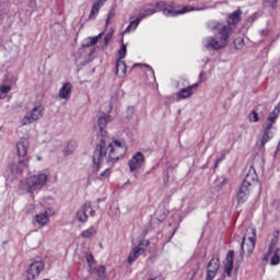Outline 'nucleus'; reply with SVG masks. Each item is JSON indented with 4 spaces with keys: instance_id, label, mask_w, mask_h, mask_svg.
<instances>
[{
    "instance_id": "0eeeda50",
    "label": "nucleus",
    "mask_w": 280,
    "mask_h": 280,
    "mask_svg": "<svg viewBox=\"0 0 280 280\" xmlns=\"http://www.w3.org/2000/svg\"><path fill=\"white\" fill-rule=\"evenodd\" d=\"M45 113V106L42 104L35 106L31 112L26 113L24 118L22 119V126H27L30 124H34V121H38L43 117Z\"/></svg>"
},
{
    "instance_id": "5701e85b",
    "label": "nucleus",
    "mask_w": 280,
    "mask_h": 280,
    "mask_svg": "<svg viewBox=\"0 0 280 280\" xmlns=\"http://www.w3.org/2000/svg\"><path fill=\"white\" fill-rule=\"evenodd\" d=\"M141 21L143 20L140 16L131 21L122 34H130V32H135V30L139 27V24L141 23Z\"/></svg>"
},
{
    "instance_id": "37998d69",
    "label": "nucleus",
    "mask_w": 280,
    "mask_h": 280,
    "mask_svg": "<svg viewBox=\"0 0 280 280\" xmlns=\"http://www.w3.org/2000/svg\"><path fill=\"white\" fill-rule=\"evenodd\" d=\"M139 66H140V63H135V65H133V68H135V67H139Z\"/></svg>"
},
{
    "instance_id": "bb28decb",
    "label": "nucleus",
    "mask_w": 280,
    "mask_h": 280,
    "mask_svg": "<svg viewBox=\"0 0 280 280\" xmlns=\"http://www.w3.org/2000/svg\"><path fill=\"white\" fill-rule=\"evenodd\" d=\"M279 265H280V248H276L270 259V266H279Z\"/></svg>"
},
{
    "instance_id": "cd10ccee",
    "label": "nucleus",
    "mask_w": 280,
    "mask_h": 280,
    "mask_svg": "<svg viewBox=\"0 0 280 280\" xmlns=\"http://www.w3.org/2000/svg\"><path fill=\"white\" fill-rule=\"evenodd\" d=\"M100 38H102V34H98L95 37H89L83 47H93V45H97Z\"/></svg>"
},
{
    "instance_id": "423d86ee",
    "label": "nucleus",
    "mask_w": 280,
    "mask_h": 280,
    "mask_svg": "<svg viewBox=\"0 0 280 280\" xmlns=\"http://www.w3.org/2000/svg\"><path fill=\"white\" fill-rule=\"evenodd\" d=\"M148 248H150V241L141 240L137 246L132 247L127 258V262L135 264L141 255H145Z\"/></svg>"
},
{
    "instance_id": "dca6fc26",
    "label": "nucleus",
    "mask_w": 280,
    "mask_h": 280,
    "mask_svg": "<svg viewBox=\"0 0 280 280\" xmlns=\"http://www.w3.org/2000/svg\"><path fill=\"white\" fill-rule=\"evenodd\" d=\"M235 257V250L230 249L228 252L226 258H225V269H224V275L225 277H231L233 273V261Z\"/></svg>"
},
{
    "instance_id": "49530a36",
    "label": "nucleus",
    "mask_w": 280,
    "mask_h": 280,
    "mask_svg": "<svg viewBox=\"0 0 280 280\" xmlns=\"http://www.w3.org/2000/svg\"><path fill=\"white\" fill-rule=\"evenodd\" d=\"M37 161H40V156H37Z\"/></svg>"
},
{
    "instance_id": "a878e982",
    "label": "nucleus",
    "mask_w": 280,
    "mask_h": 280,
    "mask_svg": "<svg viewBox=\"0 0 280 280\" xmlns=\"http://www.w3.org/2000/svg\"><path fill=\"white\" fill-rule=\"evenodd\" d=\"M95 235H97V229H95V226H90L88 230L81 233V237H83L84 240L95 237Z\"/></svg>"
},
{
    "instance_id": "f03ea898",
    "label": "nucleus",
    "mask_w": 280,
    "mask_h": 280,
    "mask_svg": "<svg viewBox=\"0 0 280 280\" xmlns=\"http://www.w3.org/2000/svg\"><path fill=\"white\" fill-rule=\"evenodd\" d=\"M191 11H194V8L189 5L178 9L174 1H158L155 4L144 5L143 13L140 14V18L143 20L145 16H152V14H156V12H162L164 16H180V14H187V12Z\"/></svg>"
},
{
    "instance_id": "c756f323",
    "label": "nucleus",
    "mask_w": 280,
    "mask_h": 280,
    "mask_svg": "<svg viewBox=\"0 0 280 280\" xmlns=\"http://www.w3.org/2000/svg\"><path fill=\"white\" fill-rule=\"evenodd\" d=\"M77 220H78L79 222H88L89 215L86 214V210H85V209L79 210V211L77 212Z\"/></svg>"
},
{
    "instance_id": "c9c22d12",
    "label": "nucleus",
    "mask_w": 280,
    "mask_h": 280,
    "mask_svg": "<svg viewBox=\"0 0 280 280\" xmlns=\"http://www.w3.org/2000/svg\"><path fill=\"white\" fill-rule=\"evenodd\" d=\"M85 259H86L88 266L90 268H93V264H95V258L93 257V254L92 253H86Z\"/></svg>"
},
{
    "instance_id": "f3484780",
    "label": "nucleus",
    "mask_w": 280,
    "mask_h": 280,
    "mask_svg": "<svg viewBox=\"0 0 280 280\" xmlns=\"http://www.w3.org/2000/svg\"><path fill=\"white\" fill-rule=\"evenodd\" d=\"M73 91V84L71 82L65 83L61 89L59 90V98L66 100V102H69L71 100V93Z\"/></svg>"
},
{
    "instance_id": "6e6552de",
    "label": "nucleus",
    "mask_w": 280,
    "mask_h": 280,
    "mask_svg": "<svg viewBox=\"0 0 280 280\" xmlns=\"http://www.w3.org/2000/svg\"><path fill=\"white\" fill-rule=\"evenodd\" d=\"M43 270H45V262L43 260L33 261L25 272V280L38 279Z\"/></svg>"
},
{
    "instance_id": "f8f14e48",
    "label": "nucleus",
    "mask_w": 280,
    "mask_h": 280,
    "mask_svg": "<svg viewBox=\"0 0 280 280\" xmlns=\"http://www.w3.org/2000/svg\"><path fill=\"white\" fill-rule=\"evenodd\" d=\"M54 209L47 208L43 213L35 215V222L39 224V226H47L49 224V218L54 217Z\"/></svg>"
},
{
    "instance_id": "1a4fd4ad",
    "label": "nucleus",
    "mask_w": 280,
    "mask_h": 280,
    "mask_svg": "<svg viewBox=\"0 0 280 280\" xmlns=\"http://www.w3.org/2000/svg\"><path fill=\"white\" fill-rule=\"evenodd\" d=\"M219 270H220V256L219 255H213L211 260L208 262V266H207L206 280L215 279Z\"/></svg>"
},
{
    "instance_id": "72a5a7b5",
    "label": "nucleus",
    "mask_w": 280,
    "mask_h": 280,
    "mask_svg": "<svg viewBox=\"0 0 280 280\" xmlns=\"http://www.w3.org/2000/svg\"><path fill=\"white\" fill-rule=\"evenodd\" d=\"M248 119H249L250 124H257V121H259V114H257L256 110H253V112L248 115Z\"/></svg>"
},
{
    "instance_id": "473e14b6",
    "label": "nucleus",
    "mask_w": 280,
    "mask_h": 280,
    "mask_svg": "<svg viewBox=\"0 0 280 280\" xmlns=\"http://www.w3.org/2000/svg\"><path fill=\"white\" fill-rule=\"evenodd\" d=\"M96 275L100 279H106V267L100 266L96 268Z\"/></svg>"
},
{
    "instance_id": "9b49d317",
    "label": "nucleus",
    "mask_w": 280,
    "mask_h": 280,
    "mask_svg": "<svg viewBox=\"0 0 280 280\" xmlns=\"http://www.w3.org/2000/svg\"><path fill=\"white\" fill-rule=\"evenodd\" d=\"M257 180H259V178L257 176V171L255 170V166H249L245 175L243 185L253 189V187L257 185Z\"/></svg>"
},
{
    "instance_id": "aec40b11",
    "label": "nucleus",
    "mask_w": 280,
    "mask_h": 280,
    "mask_svg": "<svg viewBox=\"0 0 280 280\" xmlns=\"http://www.w3.org/2000/svg\"><path fill=\"white\" fill-rule=\"evenodd\" d=\"M108 121H113V117H110V115H103L98 117V128L101 131L102 137H105L106 131H104V128H106V124H108Z\"/></svg>"
},
{
    "instance_id": "e433bc0d",
    "label": "nucleus",
    "mask_w": 280,
    "mask_h": 280,
    "mask_svg": "<svg viewBox=\"0 0 280 280\" xmlns=\"http://www.w3.org/2000/svg\"><path fill=\"white\" fill-rule=\"evenodd\" d=\"M27 163H30L28 158H24L23 160L19 161V165L22 167V170H25L27 167Z\"/></svg>"
},
{
    "instance_id": "a211bd4d",
    "label": "nucleus",
    "mask_w": 280,
    "mask_h": 280,
    "mask_svg": "<svg viewBox=\"0 0 280 280\" xmlns=\"http://www.w3.org/2000/svg\"><path fill=\"white\" fill-rule=\"evenodd\" d=\"M280 108L275 107V109L268 115L266 121H265V128L267 130H272V126L277 122V119L279 118Z\"/></svg>"
},
{
    "instance_id": "9d476101",
    "label": "nucleus",
    "mask_w": 280,
    "mask_h": 280,
    "mask_svg": "<svg viewBox=\"0 0 280 280\" xmlns=\"http://www.w3.org/2000/svg\"><path fill=\"white\" fill-rule=\"evenodd\" d=\"M143 163H145V156L143 153L137 152L128 162L130 172H137V170H141V167H143Z\"/></svg>"
},
{
    "instance_id": "2eb2a0df",
    "label": "nucleus",
    "mask_w": 280,
    "mask_h": 280,
    "mask_svg": "<svg viewBox=\"0 0 280 280\" xmlns=\"http://www.w3.org/2000/svg\"><path fill=\"white\" fill-rule=\"evenodd\" d=\"M250 187L244 186V184L241 185L237 194H236V201L237 205H244L246 200H248V197L250 196Z\"/></svg>"
},
{
    "instance_id": "412c9836",
    "label": "nucleus",
    "mask_w": 280,
    "mask_h": 280,
    "mask_svg": "<svg viewBox=\"0 0 280 280\" xmlns=\"http://www.w3.org/2000/svg\"><path fill=\"white\" fill-rule=\"evenodd\" d=\"M127 69L128 67L126 66V61H124L122 59H118L116 61V75L118 78H125Z\"/></svg>"
},
{
    "instance_id": "f704fd0d",
    "label": "nucleus",
    "mask_w": 280,
    "mask_h": 280,
    "mask_svg": "<svg viewBox=\"0 0 280 280\" xmlns=\"http://www.w3.org/2000/svg\"><path fill=\"white\" fill-rule=\"evenodd\" d=\"M126 44H122L120 49L118 50V60H124L126 58Z\"/></svg>"
},
{
    "instance_id": "f257e3e1",
    "label": "nucleus",
    "mask_w": 280,
    "mask_h": 280,
    "mask_svg": "<svg viewBox=\"0 0 280 280\" xmlns=\"http://www.w3.org/2000/svg\"><path fill=\"white\" fill-rule=\"evenodd\" d=\"M124 154H126V145L120 141L115 140L107 145L106 140H104V138L101 139V143L96 147L93 155L96 172L100 170V164L104 159H107L108 163H117Z\"/></svg>"
},
{
    "instance_id": "7c9ffc66",
    "label": "nucleus",
    "mask_w": 280,
    "mask_h": 280,
    "mask_svg": "<svg viewBox=\"0 0 280 280\" xmlns=\"http://www.w3.org/2000/svg\"><path fill=\"white\" fill-rule=\"evenodd\" d=\"M235 49L242 50L245 47L244 37H236L234 39Z\"/></svg>"
},
{
    "instance_id": "ddd939ff",
    "label": "nucleus",
    "mask_w": 280,
    "mask_h": 280,
    "mask_svg": "<svg viewBox=\"0 0 280 280\" xmlns=\"http://www.w3.org/2000/svg\"><path fill=\"white\" fill-rule=\"evenodd\" d=\"M16 150L19 159H25L30 150V140L27 138H21L16 143Z\"/></svg>"
},
{
    "instance_id": "4c0bfd02",
    "label": "nucleus",
    "mask_w": 280,
    "mask_h": 280,
    "mask_svg": "<svg viewBox=\"0 0 280 280\" xmlns=\"http://www.w3.org/2000/svg\"><path fill=\"white\" fill-rule=\"evenodd\" d=\"M224 159H226V154H222L219 159H217L214 170H218V167L220 166V162L224 161Z\"/></svg>"
},
{
    "instance_id": "39448f33",
    "label": "nucleus",
    "mask_w": 280,
    "mask_h": 280,
    "mask_svg": "<svg viewBox=\"0 0 280 280\" xmlns=\"http://www.w3.org/2000/svg\"><path fill=\"white\" fill-rule=\"evenodd\" d=\"M256 240L257 232L255 231V229H247L241 243V257H244V255H253L257 243Z\"/></svg>"
},
{
    "instance_id": "a19ab883",
    "label": "nucleus",
    "mask_w": 280,
    "mask_h": 280,
    "mask_svg": "<svg viewBox=\"0 0 280 280\" xmlns=\"http://www.w3.org/2000/svg\"><path fill=\"white\" fill-rule=\"evenodd\" d=\"M113 16H115V11H109L106 23H108Z\"/></svg>"
},
{
    "instance_id": "de8ad7c7",
    "label": "nucleus",
    "mask_w": 280,
    "mask_h": 280,
    "mask_svg": "<svg viewBox=\"0 0 280 280\" xmlns=\"http://www.w3.org/2000/svg\"><path fill=\"white\" fill-rule=\"evenodd\" d=\"M143 67H150V66H148V65L144 63Z\"/></svg>"
},
{
    "instance_id": "c85d7f7f",
    "label": "nucleus",
    "mask_w": 280,
    "mask_h": 280,
    "mask_svg": "<svg viewBox=\"0 0 280 280\" xmlns=\"http://www.w3.org/2000/svg\"><path fill=\"white\" fill-rule=\"evenodd\" d=\"M77 147H78V143H75V141H70L67 148L65 149L66 156H69V154H73V151L75 150Z\"/></svg>"
},
{
    "instance_id": "a18cd8bd",
    "label": "nucleus",
    "mask_w": 280,
    "mask_h": 280,
    "mask_svg": "<svg viewBox=\"0 0 280 280\" xmlns=\"http://www.w3.org/2000/svg\"><path fill=\"white\" fill-rule=\"evenodd\" d=\"M109 110H113V106L109 105Z\"/></svg>"
},
{
    "instance_id": "20e7f679",
    "label": "nucleus",
    "mask_w": 280,
    "mask_h": 280,
    "mask_svg": "<svg viewBox=\"0 0 280 280\" xmlns=\"http://www.w3.org/2000/svg\"><path fill=\"white\" fill-rule=\"evenodd\" d=\"M231 36V26H223L218 33L217 37H207L205 39V47L207 49H224L229 45V37Z\"/></svg>"
},
{
    "instance_id": "58836bf2",
    "label": "nucleus",
    "mask_w": 280,
    "mask_h": 280,
    "mask_svg": "<svg viewBox=\"0 0 280 280\" xmlns=\"http://www.w3.org/2000/svg\"><path fill=\"white\" fill-rule=\"evenodd\" d=\"M105 176H110V170L107 168L101 174V178H104Z\"/></svg>"
},
{
    "instance_id": "4be33fe9",
    "label": "nucleus",
    "mask_w": 280,
    "mask_h": 280,
    "mask_svg": "<svg viewBox=\"0 0 280 280\" xmlns=\"http://www.w3.org/2000/svg\"><path fill=\"white\" fill-rule=\"evenodd\" d=\"M242 10H236L231 13L228 18L229 25H237V22L241 21Z\"/></svg>"
},
{
    "instance_id": "ea45409f",
    "label": "nucleus",
    "mask_w": 280,
    "mask_h": 280,
    "mask_svg": "<svg viewBox=\"0 0 280 280\" xmlns=\"http://www.w3.org/2000/svg\"><path fill=\"white\" fill-rule=\"evenodd\" d=\"M267 1L271 2V8H272V10H275V8H277V2L279 0H267Z\"/></svg>"
},
{
    "instance_id": "7ed1b4c3",
    "label": "nucleus",
    "mask_w": 280,
    "mask_h": 280,
    "mask_svg": "<svg viewBox=\"0 0 280 280\" xmlns=\"http://www.w3.org/2000/svg\"><path fill=\"white\" fill-rule=\"evenodd\" d=\"M49 176L47 174L42 173L38 175H32L20 184V189L25 194H34L35 191H40L45 185H47V179Z\"/></svg>"
},
{
    "instance_id": "2f4dec72",
    "label": "nucleus",
    "mask_w": 280,
    "mask_h": 280,
    "mask_svg": "<svg viewBox=\"0 0 280 280\" xmlns=\"http://www.w3.org/2000/svg\"><path fill=\"white\" fill-rule=\"evenodd\" d=\"M12 91V86L10 85H0V100H3V95H8Z\"/></svg>"
},
{
    "instance_id": "6ab92c4d",
    "label": "nucleus",
    "mask_w": 280,
    "mask_h": 280,
    "mask_svg": "<svg viewBox=\"0 0 280 280\" xmlns=\"http://www.w3.org/2000/svg\"><path fill=\"white\" fill-rule=\"evenodd\" d=\"M198 88V83L184 88L179 91V93L177 94L179 100H187V97H191L194 95V89Z\"/></svg>"
},
{
    "instance_id": "09e8293b",
    "label": "nucleus",
    "mask_w": 280,
    "mask_h": 280,
    "mask_svg": "<svg viewBox=\"0 0 280 280\" xmlns=\"http://www.w3.org/2000/svg\"><path fill=\"white\" fill-rule=\"evenodd\" d=\"M105 40H108V37H105Z\"/></svg>"
},
{
    "instance_id": "b1692460",
    "label": "nucleus",
    "mask_w": 280,
    "mask_h": 280,
    "mask_svg": "<svg viewBox=\"0 0 280 280\" xmlns=\"http://www.w3.org/2000/svg\"><path fill=\"white\" fill-rule=\"evenodd\" d=\"M272 139V133H270V129L264 127L262 129V139L260 140V148H265L266 143Z\"/></svg>"
},
{
    "instance_id": "393cba45",
    "label": "nucleus",
    "mask_w": 280,
    "mask_h": 280,
    "mask_svg": "<svg viewBox=\"0 0 280 280\" xmlns=\"http://www.w3.org/2000/svg\"><path fill=\"white\" fill-rule=\"evenodd\" d=\"M102 2H98L97 0L93 3L92 5V10H91V13H90V16L89 19L91 21H93V19H95V16H97V14H100V9L102 8Z\"/></svg>"
},
{
    "instance_id": "4468645a",
    "label": "nucleus",
    "mask_w": 280,
    "mask_h": 280,
    "mask_svg": "<svg viewBox=\"0 0 280 280\" xmlns=\"http://www.w3.org/2000/svg\"><path fill=\"white\" fill-rule=\"evenodd\" d=\"M277 244H279V230L272 232L270 236V245L267 254H265L262 257V261H268L270 259V257L272 256V250L275 246H277Z\"/></svg>"
},
{
    "instance_id": "79ce46f5",
    "label": "nucleus",
    "mask_w": 280,
    "mask_h": 280,
    "mask_svg": "<svg viewBox=\"0 0 280 280\" xmlns=\"http://www.w3.org/2000/svg\"><path fill=\"white\" fill-rule=\"evenodd\" d=\"M98 3H102V5H104V3H106L107 0H96Z\"/></svg>"
},
{
    "instance_id": "c03bdc74",
    "label": "nucleus",
    "mask_w": 280,
    "mask_h": 280,
    "mask_svg": "<svg viewBox=\"0 0 280 280\" xmlns=\"http://www.w3.org/2000/svg\"><path fill=\"white\" fill-rule=\"evenodd\" d=\"M91 215H95V211H91Z\"/></svg>"
}]
</instances>
